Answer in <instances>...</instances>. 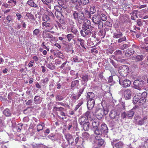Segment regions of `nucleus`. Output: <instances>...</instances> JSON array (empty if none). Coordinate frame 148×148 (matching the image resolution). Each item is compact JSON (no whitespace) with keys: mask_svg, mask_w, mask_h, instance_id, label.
<instances>
[{"mask_svg":"<svg viewBox=\"0 0 148 148\" xmlns=\"http://www.w3.org/2000/svg\"><path fill=\"white\" fill-rule=\"evenodd\" d=\"M101 11H98L96 14L93 15L92 19L93 22L97 24L98 28L99 29L102 28L103 26V23L101 20Z\"/></svg>","mask_w":148,"mask_h":148,"instance_id":"nucleus-1","label":"nucleus"},{"mask_svg":"<svg viewBox=\"0 0 148 148\" xmlns=\"http://www.w3.org/2000/svg\"><path fill=\"white\" fill-rule=\"evenodd\" d=\"M108 112V110L106 108H97L96 109L95 113L97 119H100L104 115L107 114Z\"/></svg>","mask_w":148,"mask_h":148,"instance_id":"nucleus-2","label":"nucleus"},{"mask_svg":"<svg viewBox=\"0 0 148 148\" xmlns=\"http://www.w3.org/2000/svg\"><path fill=\"white\" fill-rule=\"evenodd\" d=\"M129 71V69L127 66L123 65L121 66L119 70V72L121 75L125 77L127 76Z\"/></svg>","mask_w":148,"mask_h":148,"instance_id":"nucleus-3","label":"nucleus"},{"mask_svg":"<svg viewBox=\"0 0 148 148\" xmlns=\"http://www.w3.org/2000/svg\"><path fill=\"white\" fill-rule=\"evenodd\" d=\"M133 84L135 88L140 90L143 89L144 83L142 80L136 79L134 81Z\"/></svg>","mask_w":148,"mask_h":148,"instance_id":"nucleus-4","label":"nucleus"},{"mask_svg":"<svg viewBox=\"0 0 148 148\" xmlns=\"http://www.w3.org/2000/svg\"><path fill=\"white\" fill-rule=\"evenodd\" d=\"M94 114L92 111H88L84 113L83 115L86 117L88 120H93L94 118Z\"/></svg>","mask_w":148,"mask_h":148,"instance_id":"nucleus-5","label":"nucleus"},{"mask_svg":"<svg viewBox=\"0 0 148 148\" xmlns=\"http://www.w3.org/2000/svg\"><path fill=\"white\" fill-rule=\"evenodd\" d=\"M119 83L123 87H127L130 86L131 84V82L128 79L123 80L121 78H119Z\"/></svg>","mask_w":148,"mask_h":148,"instance_id":"nucleus-6","label":"nucleus"},{"mask_svg":"<svg viewBox=\"0 0 148 148\" xmlns=\"http://www.w3.org/2000/svg\"><path fill=\"white\" fill-rule=\"evenodd\" d=\"M147 117L146 116H145L142 118H141L139 116H136L135 117V119L138 121V125H143L144 122L147 119Z\"/></svg>","mask_w":148,"mask_h":148,"instance_id":"nucleus-7","label":"nucleus"},{"mask_svg":"<svg viewBox=\"0 0 148 148\" xmlns=\"http://www.w3.org/2000/svg\"><path fill=\"white\" fill-rule=\"evenodd\" d=\"M90 25V21L87 19L84 20V23L82 25V28L83 29H89V26Z\"/></svg>","mask_w":148,"mask_h":148,"instance_id":"nucleus-8","label":"nucleus"},{"mask_svg":"<svg viewBox=\"0 0 148 148\" xmlns=\"http://www.w3.org/2000/svg\"><path fill=\"white\" fill-rule=\"evenodd\" d=\"M95 103L94 99L89 100L87 101V107L88 109L90 110H91L93 108Z\"/></svg>","mask_w":148,"mask_h":148,"instance_id":"nucleus-9","label":"nucleus"},{"mask_svg":"<svg viewBox=\"0 0 148 148\" xmlns=\"http://www.w3.org/2000/svg\"><path fill=\"white\" fill-rule=\"evenodd\" d=\"M124 97L125 99H131L132 93L129 90H126L124 92Z\"/></svg>","mask_w":148,"mask_h":148,"instance_id":"nucleus-10","label":"nucleus"},{"mask_svg":"<svg viewBox=\"0 0 148 148\" xmlns=\"http://www.w3.org/2000/svg\"><path fill=\"white\" fill-rule=\"evenodd\" d=\"M26 4L28 5L31 7L36 8H38L37 4L35 3L33 0H28L27 1Z\"/></svg>","mask_w":148,"mask_h":148,"instance_id":"nucleus-11","label":"nucleus"},{"mask_svg":"<svg viewBox=\"0 0 148 148\" xmlns=\"http://www.w3.org/2000/svg\"><path fill=\"white\" fill-rule=\"evenodd\" d=\"M88 120L86 117L83 115V116H81L79 119V122L80 125H81L87 122Z\"/></svg>","mask_w":148,"mask_h":148,"instance_id":"nucleus-12","label":"nucleus"},{"mask_svg":"<svg viewBox=\"0 0 148 148\" xmlns=\"http://www.w3.org/2000/svg\"><path fill=\"white\" fill-rule=\"evenodd\" d=\"M134 51L132 48H130L126 50L125 53V56L127 57H129L134 53Z\"/></svg>","mask_w":148,"mask_h":148,"instance_id":"nucleus-13","label":"nucleus"},{"mask_svg":"<svg viewBox=\"0 0 148 148\" xmlns=\"http://www.w3.org/2000/svg\"><path fill=\"white\" fill-rule=\"evenodd\" d=\"M101 131L102 133L104 134H106L108 132V129L106 125L102 124L101 125Z\"/></svg>","mask_w":148,"mask_h":148,"instance_id":"nucleus-14","label":"nucleus"},{"mask_svg":"<svg viewBox=\"0 0 148 148\" xmlns=\"http://www.w3.org/2000/svg\"><path fill=\"white\" fill-rule=\"evenodd\" d=\"M90 123L88 121H87V122L82 124L81 125L82 127L83 128V129L85 131H88L90 128L89 126Z\"/></svg>","mask_w":148,"mask_h":148,"instance_id":"nucleus-15","label":"nucleus"},{"mask_svg":"<svg viewBox=\"0 0 148 148\" xmlns=\"http://www.w3.org/2000/svg\"><path fill=\"white\" fill-rule=\"evenodd\" d=\"M126 113L127 117L129 119H132L134 114V112L132 110L127 112Z\"/></svg>","mask_w":148,"mask_h":148,"instance_id":"nucleus-16","label":"nucleus"},{"mask_svg":"<svg viewBox=\"0 0 148 148\" xmlns=\"http://www.w3.org/2000/svg\"><path fill=\"white\" fill-rule=\"evenodd\" d=\"M90 33L89 29L86 30L85 29H83L81 31V34L82 36L85 37L86 35H87Z\"/></svg>","mask_w":148,"mask_h":148,"instance_id":"nucleus-17","label":"nucleus"},{"mask_svg":"<svg viewBox=\"0 0 148 148\" xmlns=\"http://www.w3.org/2000/svg\"><path fill=\"white\" fill-rule=\"evenodd\" d=\"M89 138V134L87 132H84L82 134V138L83 142H85L88 140Z\"/></svg>","mask_w":148,"mask_h":148,"instance_id":"nucleus-18","label":"nucleus"},{"mask_svg":"<svg viewBox=\"0 0 148 148\" xmlns=\"http://www.w3.org/2000/svg\"><path fill=\"white\" fill-rule=\"evenodd\" d=\"M41 102L40 97L38 96H36L34 98V102L36 104H40Z\"/></svg>","mask_w":148,"mask_h":148,"instance_id":"nucleus-19","label":"nucleus"},{"mask_svg":"<svg viewBox=\"0 0 148 148\" xmlns=\"http://www.w3.org/2000/svg\"><path fill=\"white\" fill-rule=\"evenodd\" d=\"M143 56L142 55H138L136 57H133L132 59L135 60L136 61H139L142 60L143 59Z\"/></svg>","mask_w":148,"mask_h":148,"instance_id":"nucleus-20","label":"nucleus"},{"mask_svg":"<svg viewBox=\"0 0 148 148\" xmlns=\"http://www.w3.org/2000/svg\"><path fill=\"white\" fill-rule=\"evenodd\" d=\"M86 97L88 100L94 99L93 98L95 97V95L92 92H88L87 93Z\"/></svg>","mask_w":148,"mask_h":148,"instance_id":"nucleus-21","label":"nucleus"},{"mask_svg":"<svg viewBox=\"0 0 148 148\" xmlns=\"http://www.w3.org/2000/svg\"><path fill=\"white\" fill-rule=\"evenodd\" d=\"M99 122L98 121L95 120H93L92 122V125L93 129L98 127L99 125Z\"/></svg>","mask_w":148,"mask_h":148,"instance_id":"nucleus-22","label":"nucleus"},{"mask_svg":"<svg viewBox=\"0 0 148 148\" xmlns=\"http://www.w3.org/2000/svg\"><path fill=\"white\" fill-rule=\"evenodd\" d=\"M82 81L83 84L86 83L88 81V75H83Z\"/></svg>","mask_w":148,"mask_h":148,"instance_id":"nucleus-23","label":"nucleus"},{"mask_svg":"<svg viewBox=\"0 0 148 148\" xmlns=\"http://www.w3.org/2000/svg\"><path fill=\"white\" fill-rule=\"evenodd\" d=\"M3 113L7 116H9L11 115V113L9 109L6 108L3 112Z\"/></svg>","mask_w":148,"mask_h":148,"instance_id":"nucleus-24","label":"nucleus"},{"mask_svg":"<svg viewBox=\"0 0 148 148\" xmlns=\"http://www.w3.org/2000/svg\"><path fill=\"white\" fill-rule=\"evenodd\" d=\"M66 138L69 144L70 143V141L72 140L73 139V136L72 135L69 134H68L65 135Z\"/></svg>","mask_w":148,"mask_h":148,"instance_id":"nucleus-25","label":"nucleus"},{"mask_svg":"<svg viewBox=\"0 0 148 148\" xmlns=\"http://www.w3.org/2000/svg\"><path fill=\"white\" fill-rule=\"evenodd\" d=\"M116 112L114 110H112L110 112L109 116L111 118L114 119L116 116Z\"/></svg>","mask_w":148,"mask_h":148,"instance_id":"nucleus-26","label":"nucleus"},{"mask_svg":"<svg viewBox=\"0 0 148 148\" xmlns=\"http://www.w3.org/2000/svg\"><path fill=\"white\" fill-rule=\"evenodd\" d=\"M82 139L81 137H76L75 140L76 144H77V143H78L79 144H82L84 142H83V141L82 142Z\"/></svg>","mask_w":148,"mask_h":148,"instance_id":"nucleus-27","label":"nucleus"},{"mask_svg":"<svg viewBox=\"0 0 148 148\" xmlns=\"http://www.w3.org/2000/svg\"><path fill=\"white\" fill-rule=\"evenodd\" d=\"M95 133L97 135H101L102 133L101 130H99L98 127L93 129Z\"/></svg>","mask_w":148,"mask_h":148,"instance_id":"nucleus-28","label":"nucleus"},{"mask_svg":"<svg viewBox=\"0 0 148 148\" xmlns=\"http://www.w3.org/2000/svg\"><path fill=\"white\" fill-rule=\"evenodd\" d=\"M78 3L80 4L85 5L89 2V0H78Z\"/></svg>","mask_w":148,"mask_h":148,"instance_id":"nucleus-29","label":"nucleus"},{"mask_svg":"<svg viewBox=\"0 0 148 148\" xmlns=\"http://www.w3.org/2000/svg\"><path fill=\"white\" fill-rule=\"evenodd\" d=\"M71 98L73 101H75L77 100L78 99L79 97L78 96L75 94H72L71 96Z\"/></svg>","mask_w":148,"mask_h":148,"instance_id":"nucleus-30","label":"nucleus"},{"mask_svg":"<svg viewBox=\"0 0 148 148\" xmlns=\"http://www.w3.org/2000/svg\"><path fill=\"white\" fill-rule=\"evenodd\" d=\"M123 144L121 142H119L115 145L116 148H122L123 146Z\"/></svg>","mask_w":148,"mask_h":148,"instance_id":"nucleus-31","label":"nucleus"},{"mask_svg":"<svg viewBox=\"0 0 148 148\" xmlns=\"http://www.w3.org/2000/svg\"><path fill=\"white\" fill-rule=\"evenodd\" d=\"M40 33V30L38 29H35L33 32V35L34 36H38Z\"/></svg>","mask_w":148,"mask_h":148,"instance_id":"nucleus-32","label":"nucleus"},{"mask_svg":"<svg viewBox=\"0 0 148 148\" xmlns=\"http://www.w3.org/2000/svg\"><path fill=\"white\" fill-rule=\"evenodd\" d=\"M138 103H140V104L141 105L144 103L146 101V99L145 97H142L138 100Z\"/></svg>","mask_w":148,"mask_h":148,"instance_id":"nucleus-33","label":"nucleus"},{"mask_svg":"<svg viewBox=\"0 0 148 148\" xmlns=\"http://www.w3.org/2000/svg\"><path fill=\"white\" fill-rule=\"evenodd\" d=\"M54 9L57 11L56 12H57V14H58L60 15H61V14L60 12L61 10V8L59 6L56 5L55 6Z\"/></svg>","mask_w":148,"mask_h":148,"instance_id":"nucleus-34","label":"nucleus"},{"mask_svg":"<svg viewBox=\"0 0 148 148\" xmlns=\"http://www.w3.org/2000/svg\"><path fill=\"white\" fill-rule=\"evenodd\" d=\"M71 30L72 33L77 35L78 34V32L77 29L74 26H73L71 28Z\"/></svg>","mask_w":148,"mask_h":148,"instance_id":"nucleus-35","label":"nucleus"},{"mask_svg":"<svg viewBox=\"0 0 148 148\" xmlns=\"http://www.w3.org/2000/svg\"><path fill=\"white\" fill-rule=\"evenodd\" d=\"M103 21H106L107 19V16L105 14L101 13V12L100 15V18Z\"/></svg>","mask_w":148,"mask_h":148,"instance_id":"nucleus-36","label":"nucleus"},{"mask_svg":"<svg viewBox=\"0 0 148 148\" xmlns=\"http://www.w3.org/2000/svg\"><path fill=\"white\" fill-rule=\"evenodd\" d=\"M44 126V123H43L42 125L39 124L37 126V130L39 132L40 131L42 130L43 129V127Z\"/></svg>","mask_w":148,"mask_h":148,"instance_id":"nucleus-37","label":"nucleus"},{"mask_svg":"<svg viewBox=\"0 0 148 148\" xmlns=\"http://www.w3.org/2000/svg\"><path fill=\"white\" fill-rule=\"evenodd\" d=\"M47 66L48 68L51 70H53L55 68V66L52 63H50L49 64H48Z\"/></svg>","mask_w":148,"mask_h":148,"instance_id":"nucleus-38","label":"nucleus"},{"mask_svg":"<svg viewBox=\"0 0 148 148\" xmlns=\"http://www.w3.org/2000/svg\"><path fill=\"white\" fill-rule=\"evenodd\" d=\"M42 19L43 21L47 22L49 20L50 18L47 15L45 14L43 15Z\"/></svg>","mask_w":148,"mask_h":148,"instance_id":"nucleus-39","label":"nucleus"},{"mask_svg":"<svg viewBox=\"0 0 148 148\" xmlns=\"http://www.w3.org/2000/svg\"><path fill=\"white\" fill-rule=\"evenodd\" d=\"M42 25L47 28L50 27H51V24L49 23L43 22L42 23Z\"/></svg>","mask_w":148,"mask_h":148,"instance_id":"nucleus-40","label":"nucleus"},{"mask_svg":"<svg viewBox=\"0 0 148 148\" xmlns=\"http://www.w3.org/2000/svg\"><path fill=\"white\" fill-rule=\"evenodd\" d=\"M26 16L29 19L32 20L34 18L33 15L29 13H27L26 14Z\"/></svg>","mask_w":148,"mask_h":148,"instance_id":"nucleus-41","label":"nucleus"},{"mask_svg":"<svg viewBox=\"0 0 148 148\" xmlns=\"http://www.w3.org/2000/svg\"><path fill=\"white\" fill-rule=\"evenodd\" d=\"M42 2L44 4L48 5V4H50L52 2L51 0H41Z\"/></svg>","mask_w":148,"mask_h":148,"instance_id":"nucleus-42","label":"nucleus"},{"mask_svg":"<svg viewBox=\"0 0 148 148\" xmlns=\"http://www.w3.org/2000/svg\"><path fill=\"white\" fill-rule=\"evenodd\" d=\"M83 99H82L80 100L79 103L76 106L75 109L76 110H77L83 104Z\"/></svg>","mask_w":148,"mask_h":148,"instance_id":"nucleus-43","label":"nucleus"},{"mask_svg":"<svg viewBox=\"0 0 148 148\" xmlns=\"http://www.w3.org/2000/svg\"><path fill=\"white\" fill-rule=\"evenodd\" d=\"M98 34L99 36H102L103 37H104L105 36V32L104 31L100 30L98 33Z\"/></svg>","mask_w":148,"mask_h":148,"instance_id":"nucleus-44","label":"nucleus"},{"mask_svg":"<svg viewBox=\"0 0 148 148\" xmlns=\"http://www.w3.org/2000/svg\"><path fill=\"white\" fill-rule=\"evenodd\" d=\"M138 97V95H136L133 98V102L135 104L138 102V100H137V97Z\"/></svg>","mask_w":148,"mask_h":148,"instance_id":"nucleus-45","label":"nucleus"},{"mask_svg":"<svg viewBox=\"0 0 148 148\" xmlns=\"http://www.w3.org/2000/svg\"><path fill=\"white\" fill-rule=\"evenodd\" d=\"M90 13L92 14H93V13H95L96 11V10L95 9V7L93 6H92L90 7Z\"/></svg>","mask_w":148,"mask_h":148,"instance_id":"nucleus-46","label":"nucleus"},{"mask_svg":"<svg viewBox=\"0 0 148 148\" xmlns=\"http://www.w3.org/2000/svg\"><path fill=\"white\" fill-rule=\"evenodd\" d=\"M56 99L57 101H61L64 99V97L61 95H58L56 97Z\"/></svg>","mask_w":148,"mask_h":148,"instance_id":"nucleus-47","label":"nucleus"},{"mask_svg":"<svg viewBox=\"0 0 148 148\" xmlns=\"http://www.w3.org/2000/svg\"><path fill=\"white\" fill-rule=\"evenodd\" d=\"M97 143L98 145L101 146L104 144V141L103 139H101L98 141Z\"/></svg>","mask_w":148,"mask_h":148,"instance_id":"nucleus-48","label":"nucleus"},{"mask_svg":"<svg viewBox=\"0 0 148 148\" xmlns=\"http://www.w3.org/2000/svg\"><path fill=\"white\" fill-rule=\"evenodd\" d=\"M79 81L78 80H75L73 81L72 82L71 86L73 87L75 86L76 84H77L79 82Z\"/></svg>","mask_w":148,"mask_h":148,"instance_id":"nucleus-49","label":"nucleus"},{"mask_svg":"<svg viewBox=\"0 0 148 148\" xmlns=\"http://www.w3.org/2000/svg\"><path fill=\"white\" fill-rule=\"evenodd\" d=\"M78 40L80 42V45L82 46V47H83L85 48L84 46V40L81 38L78 39Z\"/></svg>","mask_w":148,"mask_h":148,"instance_id":"nucleus-50","label":"nucleus"},{"mask_svg":"<svg viewBox=\"0 0 148 148\" xmlns=\"http://www.w3.org/2000/svg\"><path fill=\"white\" fill-rule=\"evenodd\" d=\"M8 2L10 3V4H11V3H13V4H11V5L12 6H14L16 5V1L14 0H9Z\"/></svg>","mask_w":148,"mask_h":148,"instance_id":"nucleus-51","label":"nucleus"},{"mask_svg":"<svg viewBox=\"0 0 148 148\" xmlns=\"http://www.w3.org/2000/svg\"><path fill=\"white\" fill-rule=\"evenodd\" d=\"M122 54V51L119 50H117L115 51L114 53V54L116 55H121Z\"/></svg>","mask_w":148,"mask_h":148,"instance_id":"nucleus-52","label":"nucleus"},{"mask_svg":"<svg viewBox=\"0 0 148 148\" xmlns=\"http://www.w3.org/2000/svg\"><path fill=\"white\" fill-rule=\"evenodd\" d=\"M129 46L127 44H124L120 47V48L122 50H124L127 48Z\"/></svg>","mask_w":148,"mask_h":148,"instance_id":"nucleus-53","label":"nucleus"},{"mask_svg":"<svg viewBox=\"0 0 148 148\" xmlns=\"http://www.w3.org/2000/svg\"><path fill=\"white\" fill-rule=\"evenodd\" d=\"M114 36L115 37H120L123 36V34L121 32H118L114 34Z\"/></svg>","mask_w":148,"mask_h":148,"instance_id":"nucleus-54","label":"nucleus"},{"mask_svg":"<svg viewBox=\"0 0 148 148\" xmlns=\"http://www.w3.org/2000/svg\"><path fill=\"white\" fill-rule=\"evenodd\" d=\"M84 90V88H82L80 89L79 90V92H78V96L79 97H80V96H81V95L82 94Z\"/></svg>","mask_w":148,"mask_h":148,"instance_id":"nucleus-55","label":"nucleus"},{"mask_svg":"<svg viewBox=\"0 0 148 148\" xmlns=\"http://www.w3.org/2000/svg\"><path fill=\"white\" fill-rule=\"evenodd\" d=\"M54 108L58 111H62L64 109V108L61 107H54Z\"/></svg>","mask_w":148,"mask_h":148,"instance_id":"nucleus-56","label":"nucleus"},{"mask_svg":"<svg viewBox=\"0 0 148 148\" xmlns=\"http://www.w3.org/2000/svg\"><path fill=\"white\" fill-rule=\"evenodd\" d=\"M79 14L77 13L76 12H75L73 13L74 18L75 19H77L78 18H79Z\"/></svg>","mask_w":148,"mask_h":148,"instance_id":"nucleus-57","label":"nucleus"},{"mask_svg":"<svg viewBox=\"0 0 148 148\" xmlns=\"http://www.w3.org/2000/svg\"><path fill=\"white\" fill-rule=\"evenodd\" d=\"M16 16L17 17V19L18 21H20L21 19V18L22 17V16L19 13H16Z\"/></svg>","mask_w":148,"mask_h":148,"instance_id":"nucleus-58","label":"nucleus"},{"mask_svg":"<svg viewBox=\"0 0 148 148\" xmlns=\"http://www.w3.org/2000/svg\"><path fill=\"white\" fill-rule=\"evenodd\" d=\"M55 55L56 56H58L60 57L61 56H63L62 54L61 53L60 51H58V52L56 53L55 54Z\"/></svg>","mask_w":148,"mask_h":148,"instance_id":"nucleus-59","label":"nucleus"},{"mask_svg":"<svg viewBox=\"0 0 148 148\" xmlns=\"http://www.w3.org/2000/svg\"><path fill=\"white\" fill-rule=\"evenodd\" d=\"M73 60L75 62H79L80 60L78 58L77 56H75L73 58Z\"/></svg>","mask_w":148,"mask_h":148,"instance_id":"nucleus-60","label":"nucleus"},{"mask_svg":"<svg viewBox=\"0 0 148 148\" xmlns=\"http://www.w3.org/2000/svg\"><path fill=\"white\" fill-rule=\"evenodd\" d=\"M127 116V113L125 112H124L122 114H121V117L123 119L125 118Z\"/></svg>","mask_w":148,"mask_h":148,"instance_id":"nucleus-61","label":"nucleus"},{"mask_svg":"<svg viewBox=\"0 0 148 148\" xmlns=\"http://www.w3.org/2000/svg\"><path fill=\"white\" fill-rule=\"evenodd\" d=\"M50 34V33H46V32H43V35H45L47 37H51V36Z\"/></svg>","mask_w":148,"mask_h":148,"instance_id":"nucleus-62","label":"nucleus"},{"mask_svg":"<svg viewBox=\"0 0 148 148\" xmlns=\"http://www.w3.org/2000/svg\"><path fill=\"white\" fill-rule=\"evenodd\" d=\"M84 15L82 13H80L79 14V18L80 19H82L83 18Z\"/></svg>","mask_w":148,"mask_h":148,"instance_id":"nucleus-63","label":"nucleus"},{"mask_svg":"<svg viewBox=\"0 0 148 148\" xmlns=\"http://www.w3.org/2000/svg\"><path fill=\"white\" fill-rule=\"evenodd\" d=\"M21 28V25L19 23H16V25L15 28L16 29H18Z\"/></svg>","mask_w":148,"mask_h":148,"instance_id":"nucleus-64","label":"nucleus"}]
</instances>
